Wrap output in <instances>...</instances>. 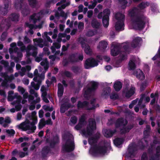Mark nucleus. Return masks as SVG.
Wrapping results in <instances>:
<instances>
[{"instance_id": "nucleus-28", "label": "nucleus", "mask_w": 160, "mask_h": 160, "mask_svg": "<svg viewBox=\"0 0 160 160\" xmlns=\"http://www.w3.org/2000/svg\"><path fill=\"white\" fill-rule=\"evenodd\" d=\"M90 88L95 92L98 87L99 83L97 82L93 81L90 82Z\"/></svg>"}, {"instance_id": "nucleus-4", "label": "nucleus", "mask_w": 160, "mask_h": 160, "mask_svg": "<svg viewBox=\"0 0 160 160\" xmlns=\"http://www.w3.org/2000/svg\"><path fill=\"white\" fill-rule=\"evenodd\" d=\"M125 18V15L120 12L117 13L115 15V19L117 20L115 25V28L117 31H122L124 29Z\"/></svg>"}, {"instance_id": "nucleus-27", "label": "nucleus", "mask_w": 160, "mask_h": 160, "mask_svg": "<svg viewBox=\"0 0 160 160\" xmlns=\"http://www.w3.org/2000/svg\"><path fill=\"white\" fill-rule=\"evenodd\" d=\"M149 2H142L138 5V7L140 10H143L150 5Z\"/></svg>"}, {"instance_id": "nucleus-38", "label": "nucleus", "mask_w": 160, "mask_h": 160, "mask_svg": "<svg viewBox=\"0 0 160 160\" xmlns=\"http://www.w3.org/2000/svg\"><path fill=\"white\" fill-rule=\"evenodd\" d=\"M129 70H134L136 68V65L134 62L132 60H130L128 63Z\"/></svg>"}, {"instance_id": "nucleus-47", "label": "nucleus", "mask_w": 160, "mask_h": 160, "mask_svg": "<svg viewBox=\"0 0 160 160\" xmlns=\"http://www.w3.org/2000/svg\"><path fill=\"white\" fill-rule=\"evenodd\" d=\"M8 35V33L7 32L4 31L2 32V33L1 37H0V40L1 41H4L6 38V37H7Z\"/></svg>"}, {"instance_id": "nucleus-33", "label": "nucleus", "mask_w": 160, "mask_h": 160, "mask_svg": "<svg viewBox=\"0 0 160 160\" xmlns=\"http://www.w3.org/2000/svg\"><path fill=\"white\" fill-rule=\"evenodd\" d=\"M135 89L132 88L130 89L129 90L127 91L125 94V97L127 98H129L132 96L134 93Z\"/></svg>"}, {"instance_id": "nucleus-57", "label": "nucleus", "mask_w": 160, "mask_h": 160, "mask_svg": "<svg viewBox=\"0 0 160 160\" xmlns=\"http://www.w3.org/2000/svg\"><path fill=\"white\" fill-rule=\"evenodd\" d=\"M30 11L27 8L23 9L22 10V13L24 16H27L29 13Z\"/></svg>"}, {"instance_id": "nucleus-42", "label": "nucleus", "mask_w": 160, "mask_h": 160, "mask_svg": "<svg viewBox=\"0 0 160 160\" xmlns=\"http://www.w3.org/2000/svg\"><path fill=\"white\" fill-rule=\"evenodd\" d=\"M0 76L2 77H3L5 79H8L11 78V79H13L14 78V77L13 76L11 77H9L8 75L7 72H1L0 74Z\"/></svg>"}, {"instance_id": "nucleus-31", "label": "nucleus", "mask_w": 160, "mask_h": 160, "mask_svg": "<svg viewBox=\"0 0 160 160\" xmlns=\"http://www.w3.org/2000/svg\"><path fill=\"white\" fill-rule=\"evenodd\" d=\"M91 26L92 27L98 29L99 28L100 26V23L96 19H93L91 21Z\"/></svg>"}, {"instance_id": "nucleus-56", "label": "nucleus", "mask_w": 160, "mask_h": 160, "mask_svg": "<svg viewBox=\"0 0 160 160\" xmlns=\"http://www.w3.org/2000/svg\"><path fill=\"white\" fill-rule=\"evenodd\" d=\"M147 86V83L146 82H142L140 86V89L141 91H142L144 90L145 88H146Z\"/></svg>"}, {"instance_id": "nucleus-20", "label": "nucleus", "mask_w": 160, "mask_h": 160, "mask_svg": "<svg viewBox=\"0 0 160 160\" xmlns=\"http://www.w3.org/2000/svg\"><path fill=\"white\" fill-rule=\"evenodd\" d=\"M142 40V38L139 37H137L135 38L132 42L131 47L134 48H137L138 46L139 42Z\"/></svg>"}, {"instance_id": "nucleus-55", "label": "nucleus", "mask_w": 160, "mask_h": 160, "mask_svg": "<svg viewBox=\"0 0 160 160\" xmlns=\"http://www.w3.org/2000/svg\"><path fill=\"white\" fill-rule=\"evenodd\" d=\"M77 121V118L76 116H73L71 117L70 119L71 122L73 124H75Z\"/></svg>"}, {"instance_id": "nucleus-32", "label": "nucleus", "mask_w": 160, "mask_h": 160, "mask_svg": "<svg viewBox=\"0 0 160 160\" xmlns=\"http://www.w3.org/2000/svg\"><path fill=\"white\" fill-rule=\"evenodd\" d=\"M124 140L123 138H118L114 140V144L117 146H119L122 144Z\"/></svg>"}, {"instance_id": "nucleus-45", "label": "nucleus", "mask_w": 160, "mask_h": 160, "mask_svg": "<svg viewBox=\"0 0 160 160\" xmlns=\"http://www.w3.org/2000/svg\"><path fill=\"white\" fill-rule=\"evenodd\" d=\"M10 80V79H6L3 80L1 83V86L7 88H8L9 86L8 82V81Z\"/></svg>"}, {"instance_id": "nucleus-29", "label": "nucleus", "mask_w": 160, "mask_h": 160, "mask_svg": "<svg viewBox=\"0 0 160 160\" xmlns=\"http://www.w3.org/2000/svg\"><path fill=\"white\" fill-rule=\"evenodd\" d=\"M136 77L138 79L143 80L145 79V75L143 72L140 70H139L136 71Z\"/></svg>"}, {"instance_id": "nucleus-15", "label": "nucleus", "mask_w": 160, "mask_h": 160, "mask_svg": "<svg viewBox=\"0 0 160 160\" xmlns=\"http://www.w3.org/2000/svg\"><path fill=\"white\" fill-rule=\"evenodd\" d=\"M99 138V135L96 134L93 137H91L88 138V142L91 146L94 144L96 145V144Z\"/></svg>"}, {"instance_id": "nucleus-39", "label": "nucleus", "mask_w": 160, "mask_h": 160, "mask_svg": "<svg viewBox=\"0 0 160 160\" xmlns=\"http://www.w3.org/2000/svg\"><path fill=\"white\" fill-rule=\"evenodd\" d=\"M46 125L45 119L44 118H42L38 124V128L39 129H41Z\"/></svg>"}, {"instance_id": "nucleus-54", "label": "nucleus", "mask_w": 160, "mask_h": 160, "mask_svg": "<svg viewBox=\"0 0 160 160\" xmlns=\"http://www.w3.org/2000/svg\"><path fill=\"white\" fill-rule=\"evenodd\" d=\"M118 95L116 93H112L110 96V98L111 99L116 100L118 98Z\"/></svg>"}, {"instance_id": "nucleus-40", "label": "nucleus", "mask_w": 160, "mask_h": 160, "mask_svg": "<svg viewBox=\"0 0 160 160\" xmlns=\"http://www.w3.org/2000/svg\"><path fill=\"white\" fill-rule=\"evenodd\" d=\"M138 148H139V149L141 150H143L145 148V146L143 142L141 140L139 141L138 142Z\"/></svg>"}, {"instance_id": "nucleus-17", "label": "nucleus", "mask_w": 160, "mask_h": 160, "mask_svg": "<svg viewBox=\"0 0 160 160\" xmlns=\"http://www.w3.org/2000/svg\"><path fill=\"white\" fill-rule=\"evenodd\" d=\"M71 70L75 74L77 75L80 74L82 71V67L78 65L72 66Z\"/></svg>"}, {"instance_id": "nucleus-10", "label": "nucleus", "mask_w": 160, "mask_h": 160, "mask_svg": "<svg viewBox=\"0 0 160 160\" xmlns=\"http://www.w3.org/2000/svg\"><path fill=\"white\" fill-rule=\"evenodd\" d=\"M49 138V136H48V135L46 140V142L49 144L50 148H54L56 144L59 143V138L57 136L54 137L53 139L52 140H50Z\"/></svg>"}, {"instance_id": "nucleus-60", "label": "nucleus", "mask_w": 160, "mask_h": 160, "mask_svg": "<svg viewBox=\"0 0 160 160\" xmlns=\"http://www.w3.org/2000/svg\"><path fill=\"white\" fill-rule=\"evenodd\" d=\"M122 47L126 52H129V47L127 45H124Z\"/></svg>"}, {"instance_id": "nucleus-25", "label": "nucleus", "mask_w": 160, "mask_h": 160, "mask_svg": "<svg viewBox=\"0 0 160 160\" xmlns=\"http://www.w3.org/2000/svg\"><path fill=\"white\" fill-rule=\"evenodd\" d=\"M108 45L107 42L104 41H102L99 42L98 45L97 47L98 49L103 51L107 48Z\"/></svg>"}, {"instance_id": "nucleus-11", "label": "nucleus", "mask_w": 160, "mask_h": 160, "mask_svg": "<svg viewBox=\"0 0 160 160\" xmlns=\"http://www.w3.org/2000/svg\"><path fill=\"white\" fill-rule=\"evenodd\" d=\"M138 150V146L137 144H132L129 146L128 148V154L131 156H135Z\"/></svg>"}, {"instance_id": "nucleus-46", "label": "nucleus", "mask_w": 160, "mask_h": 160, "mask_svg": "<svg viewBox=\"0 0 160 160\" xmlns=\"http://www.w3.org/2000/svg\"><path fill=\"white\" fill-rule=\"evenodd\" d=\"M111 90L110 88L109 87H108L103 89V93L104 95H107L109 93H110Z\"/></svg>"}, {"instance_id": "nucleus-24", "label": "nucleus", "mask_w": 160, "mask_h": 160, "mask_svg": "<svg viewBox=\"0 0 160 160\" xmlns=\"http://www.w3.org/2000/svg\"><path fill=\"white\" fill-rule=\"evenodd\" d=\"M64 88L61 83H59L58 84V94L59 97H61L63 93Z\"/></svg>"}, {"instance_id": "nucleus-62", "label": "nucleus", "mask_w": 160, "mask_h": 160, "mask_svg": "<svg viewBox=\"0 0 160 160\" xmlns=\"http://www.w3.org/2000/svg\"><path fill=\"white\" fill-rule=\"evenodd\" d=\"M47 63H48V61L47 58H46L40 62V65L42 66H44L46 65Z\"/></svg>"}, {"instance_id": "nucleus-41", "label": "nucleus", "mask_w": 160, "mask_h": 160, "mask_svg": "<svg viewBox=\"0 0 160 160\" xmlns=\"http://www.w3.org/2000/svg\"><path fill=\"white\" fill-rule=\"evenodd\" d=\"M29 4L32 8H35L37 4V1L36 0H28Z\"/></svg>"}, {"instance_id": "nucleus-26", "label": "nucleus", "mask_w": 160, "mask_h": 160, "mask_svg": "<svg viewBox=\"0 0 160 160\" xmlns=\"http://www.w3.org/2000/svg\"><path fill=\"white\" fill-rule=\"evenodd\" d=\"M84 96L85 98L90 97L92 93L94 92L90 87L84 88Z\"/></svg>"}, {"instance_id": "nucleus-2", "label": "nucleus", "mask_w": 160, "mask_h": 160, "mask_svg": "<svg viewBox=\"0 0 160 160\" xmlns=\"http://www.w3.org/2000/svg\"><path fill=\"white\" fill-rule=\"evenodd\" d=\"M96 129V124L95 120L92 118L89 120L88 124L86 127V129H82L81 132L82 134L86 137L92 136L94 131Z\"/></svg>"}, {"instance_id": "nucleus-44", "label": "nucleus", "mask_w": 160, "mask_h": 160, "mask_svg": "<svg viewBox=\"0 0 160 160\" xmlns=\"http://www.w3.org/2000/svg\"><path fill=\"white\" fill-rule=\"evenodd\" d=\"M24 0H17L16 2L15 3V6L18 5L20 9L22 8V5Z\"/></svg>"}, {"instance_id": "nucleus-35", "label": "nucleus", "mask_w": 160, "mask_h": 160, "mask_svg": "<svg viewBox=\"0 0 160 160\" xmlns=\"http://www.w3.org/2000/svg\"><path fill=\"white\" fill-rule=\"evenodd\" d=\"M57 2V0H48L45 4V6L47 8H49L51 4H54Z\"/></svg>"}, {"instance_id": "nucleus-16", "label": "nucleus", "mask_w": 160, "mask_h": 160, "mask_svg": "<svg viewBox=\"0 0 160 160\" xmlns=\"http://www.w3.org/2000/svg\"><path fill=\"white\" fill-rule=\"evenodd\" d=\"M51 151L50 148L48 146H44L42 149L41 156L42 158L47 157L48 154Z\"/></svg>"}, {"instance_id": "nucleus-49", "label": "nucleus", "mask_w": 160, "mask_h": 160, "mask_svg": "<svg viewBox=\"0 0 160 160\" xmlns=\"http://www.w3.org/2000/svg\"><path fill=\"white\" fill-rule=\"evenodd\" d=\"M152 108L157 113H160V106L159 105L157 104H154L153 105Z\"/></svg>"}, {"instance_id": "nucleus-63", "label": "nucleus", "mask_w": 160, "mask_h": 160, "mask_svg": "<svg viewBox=\"0 0 160 160\" xmlns=\"http://www.w3.org/2000/svg\"><path fill=\"white\" fill-rule=\"evenodd\" d=\"M85 117L83 116H81V118H80L79 120V122L83 124L84 122L85 121Z\"/></svg>"}, {"instance_id": "nucleus-13", "label": "nucleus", "mask_w": 160, "mask_h": 160, "mask_svg": "<svg viewBox=\"0 0 160 160\" xmlns=\"http://www.w3.org/2000/svg\"><path fill=\"white\" fill-rule=\"evenodd\" d=\"M80 43L81 44L82 48H84L85 53L87 55H91L92 54V50L89 46L83 40L81 41Z\"/></svg>"}, {"instance_id": "nucleus-43", "label": "nucleus", "mask_w": 160, "mask_h": 160, "mask_svg": "<svg viewBox=\"0 0 160 160\" xmlns=\"http://www.w3.org/2000/svg\"><path fill=\"white\" fill-rule=\"evenodd\" d=\"M27 50L29 51L32 50L33 51H38L37 48L34 46L29 45L27 46Z\"/></svg>"}, {"instance_id": "nucleus-19", "label": "nucleus", "mask_w": 160, "mask_h": 160, "mask_svg": "<svg viewBox=\"0 0 160 160\" xmlns=\"http://www.w3.org/2000/svg\"><path fill=\"white\" fill-rule=\"evenodd\" d=\"M78 53H72L69 55L68 58V61L72 63L77 62H78V59L77 58Z\"/></svg>"}, {"instance_id": "nucleus-23", "label": "nucleus", "mask_w": 160, "mask_h": 160, "mask_svg": "<svg viewBox=\"0 0 160 160\" xmlns=\"http://www.w3.org/2000/svg\"><path fill=\"white\" fill-rule=\"evenodd\" d=\"M20 16L19 14L16 13H12L9 17L10 20L12 22H17L19 20Z\"/></svg>"}, {"instance_id": "nucleus-64", "label": "nucleus", "mask_w": 160, "mask_h": 160, "mask_svg": "<svg viewBox=\"0 0 160 160\" xmlns=\"http://www.w3.org/2000/svg\"><path fill=\"white\" fill-rule=\"evenodd\" d=\"M24 41L25 43H29L31 42V41L27 36H25L24 38Z\"/></svg>"}, {"instance_id": "nucleus-7", "label": "nucleus", "mask_w": 160, "mask_h": 160, "mask_svg": "<svg viewBox=\"0 0 160 160\" xmlns=\"http://www.w3.org/2000/svg\"><path fill=\"white\" fill-rule=\"evenodd\" d=\"M107 148L105 146H100L95 145L92 148V152L94 154H105L107 151Z\"/></svg>"}, {"instance_id": "nucleus-36", "label": "nucleus", "mask_w": 160, "mask_h": 160, "mask_svg": "<svg viewBox=\"0 0 160 160\" xmlns=\"http://www.w3.org/2000/svg\"><path fill=\"white\" fill-rule=\"evenodd\" d=\"M96 101L95 98H93L90 101V103L92 105V107L88 108H87L88 110H91L94 109L96 108V106L95 105V102Z\"/></svg>"}, {"instance_id": "nucleus-53", "label": "nucleus", "mask_w": 160, "mask_h": 160, "mask_svg": "<svg viewBox=\"0 0 160 160\" xmlns=\"http://www.w3.org/2000/svg\"><path fill=\"white\" fill-rule=\"evenodd\" d=\"M141 160H148L147 153L146 152H143L141 155Z\"/></svg>"}, {"instance_id": "nucleus-5", "label": "nucleus", "mask_w": 160, "mask_h": 160, "mask_svg": "<svg viewBox=\"0 0 160 160\" xmlns=\"http://www.w3.org/2000/svg\"><path fill=\"white\" fill-rule=\"evenodd\" d=\"M32 121L30 123L31 127L30 125H25V122H22L19 124L18 127L19 129H21L23 131H26L28 130H30L32 132H34V131L36 129V127L35 125L38 122V119L37 117L32 118Z\"/></svg>"}, {"instance_id": "nucleus-34", "label": "nucleus", "mask_w": 160, "mask_h": 160, "mask_svg": "<svg viewBox=\"0 0 160 160\" xmlns=\"http://www.w3.org/2000/svg\"><path fill=\"white\" fill-rule=\"evenodd\" d=\"M151 129L150 125H147L146 129L143 131V135L144 137H147L149 136Z\"/></svg>"}, {"instance_id": "nucleus-37", "label": "nucleus", "mask_w": 160, "mask_h": 160, "mask_svg": "<svg viewBox=\"0 0 160 160\" xmlns=\"http://www.w3.org/2000/svg\"><path fill=\"white\" fill-rule=\"evenodd\" d=\"M119 3L121 5L122 8L125 9L126 8L128 2L127 0H118Z\"/></svg>"}, {"instance_id": "nucleus-18", "label": "nucleus", "mask_w": 160, "mask_h": 160, "mask_svg": "<svg viewBox=\"0 0 160 160\" xmlns=\"http://www.w3.org/2000/svg\"><path fill=\"white\" fill-rule=\"evenodd\" d=\"M89 103L87 101H84L82 102L80 101L78 102L77 106L78 109L82 108H87V109L89 108Z\"/></svg>"}, {"instance_id": "nucleus-61", "label": "nucleus", "mask_w": 160, "mask_h": 160, "mask_svg": "<svg viewBox=\"0 0 160 160\" xmlns=\"http://www.w3.org/2000/svg\"><path fill=\"white\" fill-rule=\"evenodd\" d=\"M18 90L22 94H23L25 92V89L23 88L20 86H19L18 87Z\"/></svg>"}, {"instance_id": "nucleus-3", "label": "nucleus", "mask_w": 160, "mask_h": 160, "mask_svg": "<svg viewBox=\"0 0 160 160\" xmlns=\"http://www.w3.org/2000/svg\"><path fill=\"white\" fill-rule=\"evenodd\" d=\"M110 14V10L106 8L103 10V12H99L97 15L98 18L102 19L103 25L105 28H107L108 26Z\"/></svg>"}, {"instance_id": "nucleus-51", "label": "nucleus", "mask_w": 160, "mask_h": 160, "mask_svg": "<svg viewBox=\"0 0 160 160\" xmlns=\"http://www.w3.org/2000/svg\"><path fill=\"white\" fill-rule=\"evenodd\" d=\"M155 156L157 158H160V146H158L156 148Z\"/></svg>"}, {"instance_id": "nucleus-50", "label": "nucleus", "mask_w": 160, "mask_h": 160, "mask_svg": "<svg viewBox=\"0 0 160 160\" xmlns=\"http://www.w3.org/2000/svg\"><path fill=\"white\" fill-rule=\"evenodd\" d=\"M6 132L11 136H13L15 133V131L13 129L6 130Z\"/></svg>"}, {"instance_id": "nucleus-59", "label": "nucleus", "mask_w": 160, "mask_h": 160, "mask_svg": "<svg viewBox=\"0 0 160 160\" xmlns=\"http://www.w3.org/2000/svg\"><path fill=\"white\" fill-rule=\"evenodd\" d=\"M63 74L68 78H71L72 75V74L71 72L69 71H65L63 72Z\"/></svg>"}, {"instance_id": "nucleus-58", "label": "nucleus", "mask_w": 160, "mask_h": 160, "mask_svg": "<svg viewBox=\"0 0 160 160\" xmlns=\"http://www.w3.org/2000/svg\"><path fill=\"white\" fill-rule=\"evenodd\" d=\"M19 155L20 158H23L25 157L26 156L28 155V152H20L19 153Z\"/></svg>"}, {"instance_id": "nucleus-6", "label": "nucleus", "mask_w": 160, "mask_h": 160, "mask_svg": "<svg viewBox=\"0 0 160 160\" xmlns=\"http://www.w3.org/2000/svg\"><path fill=\"white\" fill-rule=\"evenodd\" d=\"M75 149V144L73 141L71 139H68L65 144L62 146V150L63 151L69 152L74 150Z\"/></svg>"}, {"instance_id": "nucleus-21", "label": "nucleus", "mask_w": 160, "mask_h": 160, "mask_svg": "<svg viewBox=\"0 0 160 160\" xmlns=\"http://www.w3.org/2000/svg\"><path fill=\"white\" fill-rule=\"evenodd\" d=\"M124 126L122 128L120 129V132L122 134H125L128 132L133 127V125H128L126 127Z\"/></svg>"}, {"instance_id": "nucleus-22", "label": "nucleus", "mask_w": 160, "mask_h": 160, "mask_svg": "<svg viewBox=\"0 0 160 160\" xmlns=\"http://www.w3.org/2000/svg\"><path fill=\"white\" fill-rule=\"evenodd\" d=\"M116 131L115 129L113 130L111 129H106L105 130L104 135L106 138L111 137L116 132Z\"/></svg>"}, {"instance_id": "nucleus-30", "label": "nucleus", "mask_w": 160, "mask_h": 160, "mask_svg": "<svg viewBox=\"0 0 160 160\" xmlns=\"http://www.w3.org/2000/svg\"><path fill=\"white\" fill-rule=\"evenodd\" d=\"M122 87V84L120 81L116 82L113 85V87L115 90L117 92L119 91Z\"/></svg>"}, {"instance_id": "nucleus-14", "label": "nucleus", "mask_w": 160, "mask_h": 160, "mask_svg": "<svg viewBox=\"0 0 160 160\" xmlns=\"http://www.w3.org/2000/svg\"><path fill=\"white\" fill-rule=\"evenodd\" d=\"M71 107V105L68 102H66L62 104L60 108L61 113H64L66 111Z\"/></svg>"}, {"instance_id": "nucleus-48", "label": "nucleus", "mask_w": 160, "mask_h": 160, "mask_svg": "<svg viewBox=\"0 0 160 160\" xmlns=\"http://www.w3.org/2000/svg\"><path fill=\"white\" fill-rule=\"evenodd\" d=\"M8 10L4 8H1L0 9V14L2 15H6L8 12Z\"/></svg>"}, {"instance_id": "nucleus-9", "label": "nucleus", "mask_w": 160, "mask_h": 160, "mask_svg": "<svg viewBox=\"0 0 160 160\" xmlns=\"http://www.w3.org/2000/svg\"><path fill=\"white\" fill-rule=\"evenodd\" d=\"M112 47H113L111 51V54L112 56H117L120 53L121 49L122 48V45L119 44H114L113 42L112 44Z\"/></svg>"}, {"instance_id": "nucleus-52", "label": "nucleus", "mask_w": 160, "mask_h": 160, "mask_svg": "<svg viewBox=\"0 0 160 160\" xmlns=\"http://www.w3.org/2000/svg\"><path fill=\"white\" fill-rule=\"evenodd\" d=\"M95 34L94 31L91 30H89L86 33V35L88 37H92Z\"/></svg>"}, {"instance_id": "nucleus-12", "label": "nucleus", "mask_w": 160, "mask_h": 160, "mask_svg": "<svg viewBox=\"0 0 160 160\" xmlns=\"http://www.w3.org/2000/svg\"><path fill=\"white\" fill-rule=\"evenodd\" d=\"M128 123V121L126 119L123 118H120L116 120L115 123V127L117 128L122 126H125Z\"/></svg>"}, {"instance_id": "nucleus-1", "label": "nucleus", "mask_w": 160, "mask_h": 160, "mask_svg": "<svg viewBox=\"0 0 160 160\" xmlns=\"http://www.w3.org/2000/svg\"><path fill=\"white\" fill-rule=\"evenodd\" d=\"M128 14L132 21L135 24L134 27L136 29L141 30L145 28V17L140 13L137 8L134 7L130 10Z\"/></svg>"}, {"instance_id": "nucleus-8", "label": "nucleus", "mask_w": 160, "mask_h": 160, "mask_svg": "<svg viewBox=\"0 0 160 160\" xmlns=\"http://www.w3.org/2000/svg\"><path fill=\"white\" fill-rule=\"evenodd\" d=\"M98 63L97 61L93 58H90L86 59L84 65L85 69H88L90 68H92L97 66Z\"/></svg>"}]
</instances>
